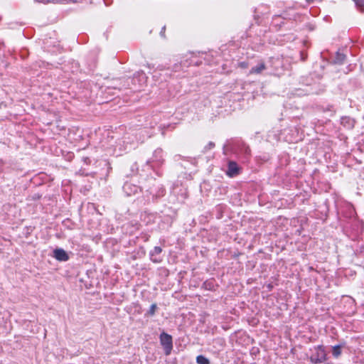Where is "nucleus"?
<instances>
[{
  "mask_svg": "<svg viewBox=\"0 0 364 364\" xmlns=\"http://www.w3.org/2000/svg\"><path fill=\"white\" fill-rule=\"evenodd\" d=\"M160 343L163 346L166 355H169L173 348V340L171 335L163 332L160 335Z\"/></svg>",
  "mask_w": 364,
  "mask_h": 364,
  "instance_id": "1",
  "label": "nucleus"
},
{
  "mask_svg": "<svg viewBox=\"0 0 364 364\" xmlns=\"http://www.w3.org/2000/svg\"><path fill=\"white\" fill-rule=\"evenodd\" d=\"M233 149L236 155L238 156H242L245 159H247L250 156V149L249 146L243 142H236Z\"/></svg>",
  "mask_w": 364,
  "mask_h": 364,
  "instance_id": "2",
  "label": "nucleus"
},
{
  "mask_svg": "<svg viewBox=\"0 0 364 364\" xmlns=\"http://www.w3.org/2000/svg\"><path fill=\"white\" fill-rule=\"evenodd\" d=\"M326 360V354L322 346L315 348V353L311 356V360L314 363H321Z\"/></svg>",
  "mask_w": 364,
  "mask_h": 364,
  "instance_id": "3",
  "label": "nucleus"
},
{
  "mask_svg": "<svg viewBox=\"0 0 364 364\" xmlns=\"http://www.w3.org/2000/svg\"><path fill=\"white\" fill-rule=\"evenodd\" d=\"M240 168L237 164L233 161H229L226 174L230 177H235L240 173Z\"/></svg>",
  "mask_w": 364,
  "mask_h": 364,
  "instance_id": "4",
  "label": "nucleus"
},
{
  "mask_svg": "<svg viewBox=\"0 0 364 364\" xmlns=\"http://www.w3.org/2000/svg\"><path fill=\"white\" fill-rule=\"evenodd\" d=\"M123 191L127 196H131L137 193L140 191V188L133 183L126 182L123 186Z\"/></svg>",
  "mask_w": 364,
  "mask_h": 364,
  "instance_id": "5",
  "label": "nucleus"
},
{
  "mask_svg": "<svg viewBox=\"0 0 364 364\" xmlns=\"http://www.w3.org/2000/svg\"><path fill=\"white\" fill-rule=\"evenodd\" d=\"M53 257L60 262H66L69 259L68 253L62 248H56L53 250Z\"/></svg>",
  "mask_w": 364,
  "mask_h": 364,
  "instance_id": "6",
  "label": "nucleus"
},
{
  "mask_svg": "<svg viewBox=\"0 0 364 364\" xmlns=\"http://www.w3.org/2000/svg\"><path fill=\"white\" fill-rule=\"evenodd\" d=\"M161 252L162 249L160 247H155L149 253L151 260L154 263L161 262L162 260L160 257Z\"/></svg>",
  "mask_w": 364,
  "mask_h": 364,
  "instance_id": "7",
  "label": "nucleus"
},
{
  "mask_svg": "<svg viewBox=\"0 0 364 364\" xmlns=\"http://www.w3.org/2000/svg\"><path fill=\"white\" fill-rule=\"evenodd\" d=\"M267 68L265 63L260 60L259 61L257 65L252 67L250 69L249 74L250 75H259L263 73L264 70H265Z\"/></svg>",
  "mask_w": 364,
  "mask_h": 364,
  "instance_id": "8",
  "label": "nucleus"
},
{
  "mask_svg": "<svg viewBox=\"0 0 364 364\" xmlns=\"http://www.w3.org/2000/svg\"><path fill=\"white\" fill-rule=\"evenodd\" d=\"M341 124L347 129H352L354 127V120L349 117H343L341 119Z\"/></svg>",
  "mask_w": 364,
  "mask_h": 364,
  "instance_id": "9",
  "label": "nucleus"
},
{
  "mask_svg": "<svg viewBox=\"0 0 364 364\" xmlns=\"http://www.w3.org/2000/svg\"><path fill=\"white\" fill-rule=\"evenodd\" d=\"M152 161L161 164L163 161V151L161 149H157L153 154Z\"/></svg>",
  "mask_w": 364,
  "mask_h": 364,
  "instance_id": "10",
  "label": "nucleus"
},
{
  "mask_svg": "<svg viewBox=\"0 0 364 364\" xmlns=\"http://www.w3.org/2000/svg\"><path fill=\"white\" fill-rule=\"evenodd\" d=\"M196 362L198 364H210L208 359L201 355L197 356Z\"/></svg>",
  "mask_w": 364,
  "mask_h": 364,
  "instance_id": "11",
  "label": "nucleus"
},
{
  "mask_svg": "<svg viewBox=\"0 0 364 364\" xmlns=\"http://www.w3.org/2000/svg\"><path fill=\"white\" fill-rule=\"evenodd\" d=\"M345 58H346L345 55L340 53H337L336 56L334 60V62L336 63L341 64L344 61Z\"/></svg>",
  "mask_w": 364,
  "mask_h": 364,
  "instance_id": "12",
  "label": "nucleus"
},
{
  "mask_svg": "<svg viewBox=\"0 0 364 364\" xmlns=\"http://www.w3.org/2000/svg\"><path fill=\"white\" fill-rule=\"evenodd\" d=\"M341 353V346L337 345L333 347L332 354L335 358H338Z\"/></svg>",
  "mask_w": 364,
  "mask_h": 364,
  "instance_id": "13",
  "label": "nucleus"
},
{
  "mask_svg": "<svg viewBox=\"0 0 364 364\" xmlns=\"http://www.w3.org/2000/svg\"><path fill=\"white\" fill-rule=\"evenodd\" d=\"M156 308H157V306H156V304H151L150 306V309L148 311L149 314H150L151 316L154 315Z\"/></svg>",
  "mask_w": 364,
  "mask_h": 364,
  "instance_id": "14",
  "label": "nucleus"
},
{
  "mask_svg": "<svg viewBox=\"0 0 364 364\" xmlns=\"http://www.w3.org/2000/svg\"><path fill=\"white\" fill-rule=\"evenodd\" d=\"M358 7L364 9V0H353Z\"/></svg>",
  "mask_w": 364,
  "mask_h": 364,
  "instance_id": "15",
  "label": "nucleus"
},
{
  "mask_svg": "<svg viewBox=\"0 0 364 364\" xmlns=\"http://www.w3.org/2000/svg\"><path fill=\"white\" fill-rule=\"evenodd\" d=\"M214 146H215V144L213 142H209L208 144L205 146V150L211 149Z\"/></svg>",
  "mask_w": 364,
  "mask_h": 364,
  "instance_id": "16",
  "label": "nucleus"
},
{
  "mask_svg": "<svg viewBox=\"0 0 364 364\" xmlns=\"http://www.w3.org/2000/svg\"><path fill=\"white\" fill-rule=\"evenodd\" d=\"M240 66L242 68H246L247 67V63H245V62H242V63H240Z\"/></svg>",
  "mask_w": 364,
  "mask_h": 364,
  "instance_id": "17",
  "label": "nucleus"
},
{
  "mask_svg": "<svg viewBox=\"0 0 364 364\" xmlns=\"http://www.w3.org/2000/svg\"><path fill=\"white\" fill-rule=\"evenodd\" d=\"M165 29H166V28H165V26H164V27L162 28L161 31V36H163V35H164V31H165Z\"/></svg>",
  "mask_w": 364,
  "mask_h": 364,
  "instance_id": "18",
  "label": "nucleus"
},
{
  "mask_svg": "<svg viewBox=\"0 0 364 364\" xmlns=\"http://www.w3.org/2000/svg\"><path fill=\"white\" fill-rule=\"evenodd\" d=\"M228 149V146H225L223 147L224 153H225V154H226V152H225V151H226V149Z\"/></svg>",
  "mask_w": 364,
  "mask_h": 364,
  "instance_id": "19",
  "label": "nucleus"
},
{
  "mask_svg": "<svg viewBox=\"0 0 364 364\" xmlns=\"http://www.w3.org/2000/svg\"><path fill=\"white\" fill-rule=\"evenodd\" d=\"M141 77H142V78L144 79V77H145L144 74V73L141 74Z\"/></svg>",
  "mask_w": 364,
  "mask_h": 364,
  "instance_id": "20",
  "label": "nucleus"
},
{
  "mask_svg": "<svg viewBox=\"0 0 364 364\" xmlns=\"http://www.w3.org/2000/svg\"><path fill=\"white\" fill-rule=\"evenodd\" d=\"M177 68H178V65L176 66L175 71H177Z\"/></svg>",
  "mask_w": 364,
  "mask_h": 364,
  "instance_id": "21",
  "label": "nucleus"
}]
</instances>
